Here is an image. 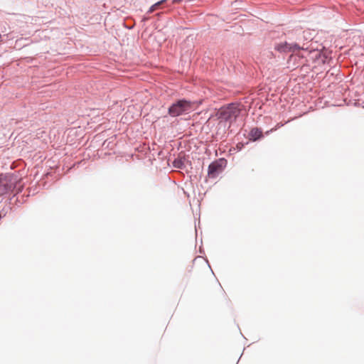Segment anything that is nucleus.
I'll use <instances>...</instances> for the list:
<instances>
[{"label":"nucleus","mask_w":364,"mask_h":364,"mask_svg":"<svg viewBox=\"0 0 364 364\" xmlns=\"http://www.w3.org/2000/svg\"><path fill=\"white\" fill-rule=\"evenodd\" d=\"M312 40L311 36V33L309 31H303L302 36L297 38L296 42H299L301 46L303 43H305V47H309L310 48L306 50L309 51L308 58L313 60L315 65L312 68H316V67L322 66V65H328L331 68H333L335 67L334 60L326 55V53H323L322 50H318V48H314L312 46V43L309 46L308 43Z\"/></svg>","instance_id":"obj_1"},{"label":"nucleus","mask_w":364,"mask_h":364,"mask_svg":"<svg viewBox=\"0 0 364 364\" xmlns=\"http://www.w3.org/2000/svg\"><path fill=\"white\" fill-rule=\"evenodd\" d=\"M309 47H305V43L301 46L299 42H287L282 41L279 43H275L274 44V49L275 53L279 54H288L291 53L288 59V63L289 64L287 68H289L291 62H293L294 68H303L304 66V60L300 56L294 55L296 52L300 50H308Z\"/></svg>","instance_id":"obj_2"},{"label":"nucleus","mask_w":364,"mask_h":364,"mask_svg":"<svg viewBox=\"0 0 364 364\" xmlns=\"http://www.w3.org/2000/svg\"><path fill=\"white\" fill-rule=\"evenodd\" d=\"M240 112L241 106L239 104L231 103L220 108L216 113V117L220 120V123L223 122H228L230 127L236 121Z\"/></svg>","instance_id":"obj_3"},{"label":"nucleus","mask_w":364,"mask_h":364,"mask_svg":"<svg viewBox=\"0 0 364 364\" xmlns=\"http://www.w3.org/2000/svg\"><path fill=\"white\" fill-rule=\"evenodd\" d=\"M193 105L194 103L191 101L185 100H178L169 107L168 113L172 117H177L185 113H188L192 111Z\"/></svg>","instance_id":"obj_4"},{"label":"nucleus","mask_w":364,"mask_h":364,"mask_svg":"<svg viewBox=\"0 0 364 364\" xmlns=\"http://www.w3.org/2000/svg\"><path fill=\"white\" fill-rule=\"evenodd\" d=\"M227 161L224 159H219L213 161L208 166V175L211 178H216L223 172L226 166Z\"/></svg>","instance_id":"obj_5"},{"label":"nucleus","mask_w":364,"mask_h":364,"mask_svg":"<svg viewBox=\"0 0 364 364\" xmlns=\"http://www.w3.org/2000/svg\"><path fill=\"white\" fill-rule=\"evenodd\" d=\"M15 186L14 181H13L12 176H6L4 178L0 181V191L7 192L11 191Z\"/></svg>","instance_id":"obj_6"},{"label":"nucleus","mask_w":364,"mask_h":364,"mask_svg":"<svg viewBox=\"0 0 364 364\" xmlns=\"http://www.w3.org/2000/svg\"><path fill=\"white\" fill-rule=\"evenodd\" d=\"M262 136V131L259 128H252L249 132V139L252 141H256Z\"/></svg>","instance_id":"obj_7"},{"label":"nucleus","mask_w":364,"mask_h":364,"mask_svg":"<svg viewBox=\"0 0 364 364\" xmlns=\"http://www.w3.org/2000/svg\"><path fill=\"white\" fill-rule=\"evenodd\" d=\"M166 1L167 0H161V1H159L158 2L155 3L149 8L147 13L151 14V13L154 12V11L157 10L158 9H159L160 6L161 4H163L164 2H166Z\"/></svg>","instance_id":"obj_8"},{"label":"nucleus","mask_w":364,"mask_h":364,"mask_svg":"<svg viewBox=\"0 0 364 364\" xmlns=\"http://www.w3.org/2000/svg\"><path fill=\"white\" fill-rule=\"evenodd\" d=\"M188 54H186V55H182V56H181V61H182V62H183V61H184V63H182V64H181V66H182V67L187 66V65H186V59H188Z\"/></svg>","instance_id":"obj_9"},{"label":"nucleus","mask_w":364,"mask_h":364,"mask_svg":"<svg viewBox=\"0 0 364 364\" xmlns=\"http://www.w3.org/2000/svg\"><path fill=\"white\" fill-rule=\"evenodd\" d=\"M133 26L128 27L129 29H132Z\"/></svg>","instance_id":"obj_10"},{"label":"nucleus","mask_w":364,"mask_h":364,"mask_svg":"<svg viewBox=\"0 0 364 364\" xmlns=\"http://www.w3.org/2000/svg\"><path fill=\"white\" fill-rule=\"evenodd\" d=\"M363 108H364V105H363Z\"/></svg>","instance_id":"obj_11"}]
</instances>
